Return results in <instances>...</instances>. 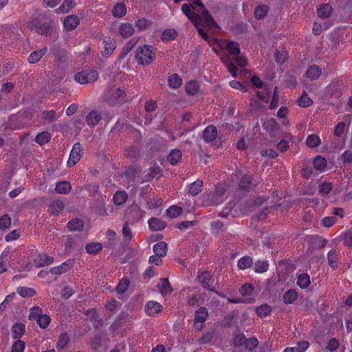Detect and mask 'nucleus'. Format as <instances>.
Listing matches in <instances>:
<instances>
[{
	"mask_svg": "<svg viewBox=\"0 0 352 352\" xmlns=\"http://www.w3.org/2000/svg\"><path fill=\"white\" fill-rule=\"evenodd\" d=\"M272 307L267 304H263L259 307H256V314L260 317H266L270 315L272 312Z\"/></svg>",
	"mask_w": 352,
	"mask_h": 352,
	"instance_id": "obj_52",
	"label": "nucleus"
},
{
	"mask_svg": "<svg viewBox=\"0 0 352 352\" xmlns=\"http://www.w3.org/2000/svg\"><path fill=\"white\" fill-rule=\"evenodd\" d=\"M103 100L110 106L120 105L130 100L124 87H110L104 94Z\"/></svg>",
	"mask_w": 352,
	"mask_h": 352,
	"instance_id": "obj_2",
	"label": "nucleus"
},
{
	"mask_svg": "<svg viewBox=\"0 0 352 352\" xmlns=\"http://www.w3.org/2000/svg\"><path fill=\"white\" fill-rule=\"evenodd\" d=\"M83 153V148L80 142H76L72 146L69 157L67 162L69 167L76 165L80 160Z\"/></svg>",
	"mask_w": 352,
	"mask_h": 352,
	"instance_id": "obj_7",
	"label": "nucleus"
},
{
	"mask_svg": "<svg viewBox=\"0 0 352 352\" xmlns=\"http://www.w3.org/2000/svg\"><path fill=\"white\" fill-rule=\"evenodd\" d=\"M25 327L21 322L15 323L12 327V337L14 339H20L25 333Z\"/></svg>",
	"mask_w": 352,
	"mask_h": 352,
	"instance_id": "obj_27",
	"label": "nucleus"
},
{
	"mask_svg": "<svg viewBox=\"0 0 352 352\" xmlns=\"http://www.w3.org/2000/svg\"><path fill=\"white\" fill-rule=\"evenodd\" d=\"M145 212L138 206H133L130 209V214L133 219V221H138L143 218Z\"/></svg>",
	"mask_w": 352,
	"mask_h": 352,
	"instance_id": "obj_44",
	"label": "nucleus"
},
{
	"mask_svg": "<svg viewBox=\"0 0 352 352\" xmlns=\"http://www.w3.org/2000/svg\"><path fill=\"white\" fill-rule=\"evenodd\" d=\"M167 243L164 241H160L157 243H155L153 245V250L154 253L157 255L162 257H164L166 255L167 253Z\"/></svg>",
	"mask_w": 352,
	"mask_h": 352,
	"instance_id": "obj_37",
	"label": "nucleus"
},
{
	"mask_svg": "<svg viewBox=\"0 0 352 352\" xmlns=\"http://www.w3.org/2000/svg\"><path fill=\"white\" fill-rule=\"evenodd\" d=\"M269 11V7L265 4H260L254 10V16L256 19H264Z\"/></svg>",
	"mask_w": 352,
	"mask_h": 352,
	"instance_id": "obj_41",
	"label": "nucleus"
},
{
	"mask_svg": "<svg viewBox=\"0 0 352 352\" xmlns=\"http://www.w3.org/2000/svg\"><path fill=\"white\" fill-rule=\"evenodd\" d=\"M135 32L133 25L128 22L122 23L118 28V34L123 38L131 37Z\"/></svg>",
	"mask_w": 352,
	"mask_h": 352,
	"instance_id": "obj_16",
	"label": "nucleus"
},
{
	"mask_svg": "<svg viewBox=\"0 0 352 352\" xmlns=\"http://www.w3.org/2000/svg\"><path fill=\"white\" fill-rule=\"evenodd\" d=\"M327 260L329 266L336 269L338 266V256L335 249H331L327 254Z\"/></svg>",
	"mask_w": 352,
	"mask_h": 352,
	"instance_id": "obj_48",
	"label": "nucleus"
},
{
	"mask_svg": "<svg viewBox=\"0 0 352 352\" xmlns=\"http://www.w3.org/2000/svg\"><path fill=\"white\" fill-rule=\"evenodd\" d=\"M102 45L103 50L102 52V55L104 57H110L113 54L114 50L116 48L117 43L113 38L107 36L103 38Z\"/></svg>",
	"mask_w": 352,
	"mask_h": 352,
	"instance_id": "obj_9",
	"label": "nucleus"
},
{
	"mask_svg": "<svg viewBox=\"0 0 352 352\" xmlns=\"http://www.w3.org/2000/svg\"><path fill=\"white\" fill-rule=\"evenodd\" d=\"M235 176L239 178L238 188L245 193L250 192L258 184H253V177L249 174H242L240 170H236Z\"/></svg>",
	"mask_w": 352,
	"mask_h": 352,
	"instance_id": "obj_5",
	"label": "nucleus"
},
{
	"mask_svg": "<svg viewBox=\"0 0 352 352\" xmlns=\"http://www.w3.org/2000/svg\"><path fill=\"white\" fill-rule=\"evenodd\" d=\"M208 316V310L206 307H201L195 311L194 324L197 329H201L203 327Z\"/></svg>",
	"mask_w": 352,
	"mask_h": 352,
	"instance_id": "obj_10",
	"label": "nucleus"
},
{
	"mask_svg": "<svg viewBox=\"0 0 352 352\" xmlns=\"http://www.w3.org/2000/svg\"><path fill=\"white\" fill-rule=\"evenodd\" d=\"M36 322L41 329H46L51 322V318L49 315L43 314Z\"/></svg>",
	"mask_w": 352,
	"mask_h": 352,
	"instance_id": "obj_63",
	"label": "nucleus"
},
{
	"mask_svg": "<svg viewBox=\"0 0 352 352\" xmlns=\"http://www.w3.org/2000/svg\"><path fill=\"white\" fill-rule=\"evenodd\" d=\"M186 92L190 96H195L199 92V85L197 81L192 80L185 86Z\"/></svg>",
	"mask_w": 352,
	"mask_h": 352,
	"instance_id": "obj_40",
	"label": "nucleus"
},
{
	"mask_svg": "<svg viewBox=\"0 0 352 352\" xmlns=\"http://www.w3.org/2000/svg\"><path fill=\"white\" fill-rule=\"evenodd\" d=\"M224 43L223 47H225L230 55L235 56L239 55L241 53L240 45L239 43L232 41V40H225L223 41Z\"/></svg>",
	"mask_w": 352,
	"mask_h": 352,
	"instance_id": "obj_18",
	"label": "nucleus"
},
{
	"mask_svg": "<svg viewBox=\"0 0 352 352\" xmlns=\"http://www.w3.org/2000/svg\"><path fill=\"white\" fill-rule=\"evenodd\" d=\"M253 265V259L249 256H245L241 257L237 263V267L241 270H245Z\"/></svg>",
	"mask_w": 352,
	"mask_h": 352,
	"instance_id": "obj_38",
	"label": "nucleus"
},
{
	"mask_svg": "<svg viewBox=\"0 0 352 352\" xmlns=\"http://www.w3.org/2000/svg\"><path fill=\"white\" fill-rule=\"evenodd\" d=\"M67 228L71 231H82L84 228V222L80 219H74L67 223Z\"/></svg>",
	"mask_w": 352,
	"mask_h": 352,
	"instance_id": "obj_36",
	"label": "nucleus"
},
{
	"mask_svg": "<svg viewBox=\"0 0 352 352\" xmlns=\"http://www.w3.org/2000/svg\"><path fill=\"white\" fill-rule=\"evenodd\" d=\"M130 281L127 278H122L116 287V292L118 294H124L129 286Z\"/></svg>",
	"mask_w": 352,
	"mask_h": 352,
	"instance_id": "obj_59",
	"label": "nucleus"
},
{
	"mask_svg": "<svg viewBox=\"0 0 352 352\" xmlns=\"http://www.w3.org/2000/svg\"><path fill=\"white\" fill-rule=\"evenodd\" d=\"M162 305L155 300L148 301L144 307L146 314L152 317L157 316L162 311Z\"/></svg>",
	"mask_w": 352,
	"mask_h": 352,
	"instance_id": "obj_14",
	"label": "nucleus"
},
{
	"mask_svg": "<svg viewBox=\"0 0 352 352\" xmlns=\"http://www.w3.org/2000/svg\"><path fill=\"white\" fill-rule=\"evenodd\" d=\"M26 26L31 32L45 37L51 36L55 32L53 21L37 10L29 17Z\"/></svg>",
	"mask_w": 352,
	"mask_h": 352,
	"instance_id": "obj_1",
	"label": "nucleus"
},
{
	"mask_svg": "<svg viewBox=\"0 0 352 352\" xmlns=\"http://www.w3.org/2000/svg\"><path fill=\"white\" fill-rule=\"evenodd\" d=\"M74 265V258H69L60 265L50 268V272L53 275H60L69 271Z\"/></svg>",
	"mask_w": 352,
	"mask_h": 352,
	"instance_id": "obj_11",
	"label": "nucleus"
},
{
	"mask_svg": "<svg viewBox=\"0 0 352 352\" xmlns=\"http://www.w3.org/2000/svg\"><path fill=\"white\" fill-rule=\"evenodd\" d=\"M298 294L295 289H290L283 295V302L286 305L293 304L298 298Z\"/></svg>",
	"mask_w": 352,
	"mask_h": 352,
	"instance_id": "obj_35",
	"label": "nucleus"
},
{
	"mask_svg": "<svg viewBox=\"0 0 352 352\" xmlns=\"http://www.w3.org/2000/svg\"><path fill=\"white\" fill-rule=\"evenodd\" d=\"M183 13L192 22L194 25H198V21H201V16L195 13V7L188 3H184L182 6Z\"/></svg>",
	"mask_w": 352,
	"mask_h": 352,
	"instance_id": "obj_12",
	"label": "nucleus"
},
{
	"mask_svg": "<svg viewBox=\"0 0 352 352\" xmlns=\"http://www.w3.org/2000/svg\"><path fill=\"white\" fill-rule=\"evenodd\" d=\"M98 77L99 74L97 70L84 69L75 74L74 80L80 85H86L95 82Z\"/></svg>",
	"mask_w": 352,
	"mask_h": 352,
	"instance_id": "obj_6",
	"label": "nucleus"
},
{
	"mask_svg": "<svg viewBox=\"0 0 352 352\" xmlns=\"http://www.w3.org/2000/svg\"><path fill=\"white\" fill-rule=\"evenodd\" d=\"M168 83L170 87L178 89L182 86V79L178 74H173L168 77Z\"/></svg>",
	"mask_w": 352,
	"mask_h": 352,
	"instance_id": "obj_43",
	"label": "nucleus"
},
{
	"mask_svg": "<svg viewBox=\"0 0 352 352\" xmlns=\"http://www.w3.org/2000/svg\"><path fill=\"white\" fill-rule=\"evenodd\" d=\"M182 212V207L177 206H171L166 210L167 215L172 219L178 217Z\"/></svg>",
	"mask_w": 352,
	"mask_h": 352,
	"instance_id": "obj_56",
	"label": "nucleus"
},
{
	"mask_svg": "<svg viewBox=\"0 0 352 352\" xmlns=\"http://www.w3.org/2000/svg\"><path fill=\"white\" fill-rule=\"evenodd\" d=\"M197 280L201 284V287L208 291L217 294L219 296L224 298L225 296L222 293L219 292L214 286V280L211 272L208 270H199L197 272Z\"/></svg>",
	"mask_w": 352,
	"mask_h": 352,
	"instance_id": "obj_4",
	"label": "nucleus"
},
{
	"mask_svg": "<svg viewBox=\"0 0 352 352\" xmlns=\"http://www.w3.org/2000/svg\"><path fill=\"white\" fill-rule=\"evenodd\" d=\"M177 36V32L174 29L165 30L161 36L162 41H169L174 40Z\"/></svg>",
	"mask_w": 352,
	"mask_h": 352,
	"instance_id": "obj_53",
	"label": "nucleus"
},
{
	"mask_svg": "<svg viewBox=\"0 0 352 352\" xmlns=\"http://www.w3.org/2000/svg\"><path fill=\"white\" fill-rule=\"evenodd\" d=\"M64 208V202L60 199H56L50 204L47 211L50 214L58 216Z\"/></svg>",
	"mask_w": 352,
	"mask_h": 352,
	"instance_id": "obj_20",
	"label": "nucleus"
},
{
	"mask_svg": "<svg viewBox=\"0 0 352 352\" xmlns=\"http://www.w3.org/2000/svg\"><path fill=\"white\" fill-rule=\"evenodd\" d=\"M128 198V195L125 191H118L115 193L113 197V200L116 205L124 204Z\"/></svg>",
	"mask_w": 352,
	"mask_h": 352,
	"instance_id": "obj_50",
	"label": "nucleus"
},
{
	"mask_svg": "<svg viewBox=\"0 0 352 352\" xmlns=\"http://www.w3.org/2000/svg\"><path fill=\"white\" fill-rule=\"evenodd\" d=\"M156 49L150 45L139 46L135 55L138 64L142 65H150L155 58Z\"/></svg>",
	"mask_w": 352,
	"mask_h": 352,
	"instance_id": "obj_3",
	"label": "nucleus"
},
{
	"mask_svg": "<svg viewBox=\"0 0 352 352\" xmlns=\"http://www.w3.org/2000/svg\"><path fill=\"white\" fill-rule=\"evenodd\" d=\"M42 315V309L38 306H34L30 310L29 320L37 321Z\"/></svg>",
	"mask_w": 352,
	"mask_h": 352,
	"instance_id": "obj_57",
	"label": "nucleus"
},
{
	"mask_svg": "<svg viewBox=\"0 0 352 352\" xmlns=\"http://www.w3.org/2000/svg\"><path fill=\"white\" fill-rule=\"evenodd\" d=\"M75 2L74 0H64L63 3L55 10L56 14L68 13L74 7Z\"/></svg>",
	"mask_w": 352,
	"mask_h": 352,
	"instance_id": "obj_28",
	"label": "nucleus"
},
{
	"mask_svg": "<svg viewBox=\"0 0 352 352\" xmlns=\"http://www.w3.org/2000/svg\"><path fill=\"white\" fill-rule=\"evenodd\" d=\"M136 43L137 40L134 38L126 42L122 49V52L120 55V57L124 58L129 52L131 51Z\"/></svg>",
	"mask_w": 352,
	"mask_h": 352,
	"instance_id": "obj_54",
	"label": "nucleus"
},
{
	"mask_svg": "<svg viewBox=\"0 0 352 352\" xmlns=\"http://www.w3.org/2000/svg\"><path fill=\"white\" fill-rule=\"evenodd\" d=\"M102 119L101 113L96 110L90 111L85 118V121L89 126H96Z\"/></svg>",
	"mask_w": 352,
	"mask_h": 352,
	"instance_id": "obj_21",
	"label": "nucleus"
},
{
	"mask_svg": "<svg viewBox=\"0 0 352 352\" xmlns=\"http://www.w3.org/2000/svg\"><path fill=\"white\" fill-rule=\"evenodd\" d=\"M78 17L75 14H71L65 17L63 21V27L67 31H73L79 25Z\"/></svg>",
	"mask_w": 352,
	"mask_h": 352,
	"instance_id": "obj_17",
	"label": "nucleus"
},
{
	"mask_svg": "<svg viewBox=\"0 0 352 352\" xmlns=\"http://www.w3.org/2000/svg\"><path fill=\"white\" fill-rule=\"evenodd\" d=\"M182 157V151L179 149H173L167 156V160L171 165H176L180 162Z\"/></svg>",
	"mask_w": 352,
	"mask_h": 352,
	"instance_id": "obj_33",
	"label": "nucleus"
},
{
	"mask_svg": "<svg viewBox=\"0 0 352 352\" xmlns=\"http://www.w3.org/2000/svg\"><path fill=\"white\" fill-rule=\"evenodd\" d=\"M60 116V114L57 116L55 110H50L43 111L41 118L47 123H52L56 121Z\"/></svg>",
	"mask_w": 352,
	"mask_h": 352,
	"instance_id": "obj_42",
	"label": "nucleus"
},
{
	"mask_svg": "<svg viewBox=\"0 0 352 352\" xmlns=\"http://www.w3.org/2000/svg\"><path fill=\"white\" fill-rule=\"evenodd\" d=\"M102 249V245L100 243L93 242L86 245L85 250L89 254H96Z\"/></svg>",
	"mask_w": 352,
	"mask_h": 352,
	"instance_id": "obj_47",
	"label": "nucleus"
},
{
	"mask_svg": "<svg viewBox=\"0 0 352 352\" xmlns=\"http://www.w3.org/2000/svg\"><path fill=\"white\" fill-rule=\"evenodd\" d=\"M157 287L163 296H166L173 291V288L171 287L168 278H162L160 283H158Z\"/></svg>",
	"mask_w": 352,
	"mask_h": 352,
	"instance_id": "obj_34",
	"label": "nucleus"
},
{
	"mask_svg": "<svg viewBox=\"0 0 352 352\" xmlns=\"http://www.w3.org/2000/svg\"><path fill=\"white\" fill-rule=\"evenodd\" d=\"M152 24L153 21L151 20L147 19L146 18H140L136 21L135 27L138 29L139 31H145L148 30Z\"/></svg>",
	"mask_w": 352,
	"mask_h": 352,
	"instance_id": "obj_46",
	"label": "nucleus"
},
{
	"mask_svg": "<svg viewBox=\"0 0 352 352\" xmlns=\"http://www.w3.org/2000/svg\"><path fill=\"white\" fill-rule=\"evenodd\" d=\"M258 344V340L255 337H252L245 339L244 341V346L248 351H252L257 347Z\"/></svg>",
	"mask_w": 352,
	"mask_h": 352,
	"instance_id": "obj_62",
	"label": "nucleus"
},
{
	"mask_svg": "<svg viewBox=\"0 0 352 352\" xmlns=\"http://www.w3.org/2000/svg\"><path fill=\"white\" fill-rule=\"evenodd\" d=\"M126 12V6L124 3H116L112 10V15L116 18H122Z\"/></svg>",
	"mask_w": 352,
	"mask_h": 352,
	"instance_id": "obj_31",
	"label": "nucleus"
},
{
	"mask_svg": "<svg viewBox=\"0 0 352 352\" xmlns=\"http://www.w3.org/2000/svg\"><path fill=\"white\" fill-rule=\"evenodd\" d=\"M54 261L53 256H49L44 252L38 254L33 260L36 267H42L52 264Z\"/></svg>",
	"mask_w": 352,
	"mask_h": 352,
	"instance_id": "obj_13",
	"label": "nucleus"
},
{
	"mask_svg": "<svg viewBox=\"0 0 352 352\" xmlns=\"http://www.w3.org/2000/svg\"><path fill=\"white\" fill-rule=\"evenodd\" d=\"M227 190L228 188L226 185L223 184H219L216 186L212 196L216 199V203L217 204L221 203L224 200Z\"/></svg>",
	"mask_w": 352,
	"mask_h": 352,
	"instance_id": "obj_19",
	"label": "nucleus"
},
{
	"mask_svg": "<svg viewBox=\"0 0 352 352\" xmlns=\"http://www.w3.org/2000/svg\"><path fill=\"white\" fill-rule=\"evenodd\" d=\"M217 135V127L212 124L207 126L202 133V138L206 142L212 143V146L219 147V145H217L216 142H214Z\"/></svg>",
	"mask_w": 352,
	"mask_h": 352,
	"instance_id": "obj_8",
	"label": "nucleus"
},
{
	"mask_svg": "<svg viewBox=\"0 0 352 352\" xmlns=\"http://www.w3.org/2000/svg\"><path fill=\"white\" fill-rule=\"evenodd\" d=\"M72 190L70 182L67 181H60L56 184L55 191L58 194L67 195Z\"/></svg>",
	"mask_w": 352,
	"mask_h": 352,
	"instance_id": "obj_25",
	"label": "nucleus"
},
{
	"mask_svg": "<svg viewBox=\"0 0 352 352\" xmlns=\"http://www.w3.org/2000/svg\"><path fill=\"white\" fill-rule=\"evenodd\" d=\"M332 12L333 8L329 3H322L317 9L318 16L322 19L329 18Z\"/></svg>",
	"mask_w": 352,
	"mask_h": 352,
	"instance_id": "obj_23",
	"label": "nucleus"
},
{
	"mask_svg": "<svg viewBox=\"0 0 352 352\" xmlns=\"http://www.w3.org/2000/svg\"><path fill=\"white\" fill-rule=\"evenodd\" d=\"M321 74L322 69L316 65H310L306 72L307 77L311 80L318 79Z\"/></svg>",
	"mask_w": 352,
	"mask_h": 352,
	"instance_id": "obj_26",
	"label": "nucleus"
},
{
	"mask_svg": "<svg viewBox=\"0 0 352 352\" xmlns=\"http://www.w3.org/2000/svg\"><path fill=\"white\" fill-rule=\"evenodd\" d=\"M50 139H51L50 133L48 131H44L41 133H38L36 135V137L34 138V141L40 146H43L44 144H47V142H49Z\"/></svg>",
	"mask_w": 352,
	"mask_h": 352,
	"instance_id": "obj_39",
	"label": "nucleus"
},
{
	"mask_svg": "<svg viewBox=\"0 0 352 352\" xmlns=\"http://www.w3.org/2000/svg\"><path fill=\"white\" fill-rule=\"evenodd\" d=\"M310 277L307 273H302L298 275L297 278V285L301 289H307L310 285Z\"/></svg>",
	"mask_w": 352,
	"mask_h": 352,
	"instance_id": "obj_45",
	"label": "nucleus"
},
{
	"mask_svg": "<svg viewBox=\"0 0 352 352\" xmlns=\"http://www.w3.org/2000/svg\"><path fill=\"white\" fill-rule=\"evenodd\" d=\"M149 228L152 231H161L166 227V223L157 217H152L148 221Z\"/></svg>",
	"mask_w": 352,
	"mask_h": 352,
	"instance_id": "obj_22",
	"label": "nucleus"
},
{
	"mask_svg": "<svg viewBox=\"0 0 352 352\" xmlns=\"http://www.w3.org/2000/svg\"><path fill=\"white\" fill-rule=\"evenodd\" d=\"M17 293L23 298L32 297L36 294V291L31 287H20L17 289Z\"/></svg>",
	"mask_w": 352,
	"mask_h": 352,
	"instance_id": "obj_55",
	"label": "nucleus"
},
{
	"mask_svg": "<svg viewBox=\"0 0 352 352\" xmlns=\"http://www.w3.org/2000/svg\"><path fill=\"white\" fill-rule=\"evenodd\" d=\"M297 103L300 107L307 108L313 104V100L309 97L307 91H303Z\"/></svg>",
	"mask_w": 352,
	"mask_h": 352,
	"instance_id": "obj_49",
	"label": "nucleus"
},
{
	"mask_svg": "<svg viewBox=\"0 0 352 352\" xmlns=\"http://www.w3.org/2000/svg\"><path fill=\"white\" fill-rule=\"evenodd\" d=\"M320 137L316 134L309 135L306 139V144L310 148H315L320 144Z\"/></svg>",
	"mask_w": 352,
	"mask_h": 352,
	"instance_id": "obj_51",
	"label": "nucleus"
},
{
	"mask_svg": "<svg viewBox=\"0 0 352 352\" xmlns=\"http://www.w3.org/2000/svg\"><path fill=\"white\" fill-rule=\"evenodd\" d=\"M202 188L203 182L200 179H197L188 186V194L192 197H195L202 190Z\"/></svg>",
	"mask_w": 352,
	"mask_h": 352,
	"instance_id": "obj_32",
	"label": "nucleus"
},
{
	"mask_svg": "<svg viewBox=\"0 0 352 352\" xmlns=\"http://www.w3.org/2000/svg\"><path fill=\"white\" fill-rule=\"evenodd\" d=\"M268 267V261H257L254 263V271L256 273H263L267 271Z\"/></svg>",
	"mask_w": 352,
	"mask_h": 352,
	"instance_id": "obj_58",
	"label": "nucleus"
},
{
	"mask_svg": "<svg viewBox=\"0 0 352 352\" xmlns=\"http://www.w3.org/2000/svg\"><path fill=\"white\" fill-rule=\"evenodd\" d=\"M47 48L44 47L38 50L32 52L28 57V61L30 64L38 63L42 57L47 53Z\"/></svg>",
	"mask_w": 352,
	"mask_h": 352,
	"instance_id": "obj_24",
	"label": "nucleus"
},
{
	"mask_svg": "<svg viewBox=\"0 0 352 352\" xmlns=\"http://www.w3.org/2000/svg\"><path fill=\"white\" fill-rule=\"evenodd\" d=\"M122 233L123 235L124 241L125 242H129L133 239L132 231L129 226L128 222H125V223L124 224Z\"/></svg>",
	"mask_w": 352,
	"mask_h": 352,
	"instance_id": "obj_61",
	"label": "nucleus"
},
{
	"mask_svg": "<svg viewBox=\"0 0 352 352\" xmlns=\"http://www.w3.org/2000/svg\"><path fill=\"white\" fill-rule=\"evenodd\" d=\"M254 287L252 284L245 283L240 289L239 292L243 296H251Z\"/></svg>",
	"mask_w": 352,
	"mask_h": 352,
	"instance_id": "obj_64",
	"label": "nucleus"
},
{
	"mask_svg": "<svg viewBox=\"0 0 352 352\" xmlns=\"http://www.w3.org/2000/svg\"><path fill=\"white\" fill-rule=\"evenodd\" d=\"M54 56L60 62H65L68 59V53L65 49H56L53 52Z\"/></svg>",
	"mask_w": 352,
	"mask_h": 352,
	"instance_id": "obj_60",
	"label": "nucleus"
},
{
	"mask_svg": "<svg viewBox=\"0 0 352 352\" xmlns=\"http://www.w3.org/2000/svg\"><path fill=\"white\" fill-rule=\"evenodd\" d=\"M327 165V163L326 159L321 155H317L313 160L314 168L320 173L324 171Z\"/></svg>",
	"mask_w": 352,
	"mask_h": 352,
	"instance_id": "obj_29",
	"label": "nucleus"
},
{
	"mask_svg": "<svg viewBox=\"0 0 352 352\" xmlns=\"http://www.w3.org/2000/svg\"><path fill=\"white\" fill-rule=\"evenodd\" d=\"M201 26L210 29L219 28L218 24L214 20L213 17L206 9H204L201 12Z\"/></svg>",
	"mask_w": 352,
	"mask_h": 352,
	"instance_id": "obj_15",
	"label": "nucleus"
},
{
	"mask_svg": "<svg viewBox=\"0 0 352 352\" xmlns=\"http://www.w3.org/2000/svg\"><path fill=\"white\" fill-rule=\"evenodd\" d=\"M69 341H70L69 335L66 332L62 333L59 336L58 339L56 343V349L58 351H61V350L64 349L67 346Z\"/></svg>",
	"mask_w": 352,
	"mask_h": 352,
	"instance_id": "obj_30",
	"label": "nucleus"
}]
</instances>
